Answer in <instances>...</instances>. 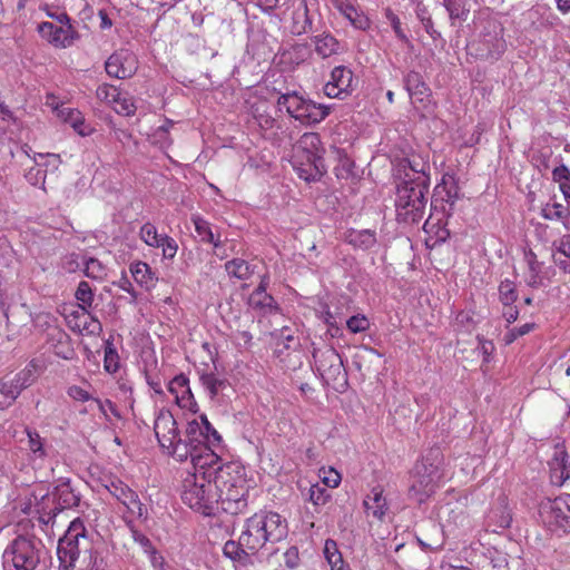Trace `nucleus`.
Masks as SVG:
<instances>
[{"label":"nucleus","mask_w":570,"mask_h":570,"mask_svg":"<svg viewBox=\"0 0 570 570\" xmlns=\"http://www.w3.org/2000/svg\"><path fill=\"white\" fill-rule=\"evenodd\" d=\"M102 487L124 507L122 519L126 524L147 519V508L140 501L138 493L118 476L104 479Z\"/></svg>","instance_id":"1a4fd4ad"},{"label":"nucleus","mask_w":570,"mask_h":570,"mask_svg":"<svg viewBox=\"0 0 570 570\" xmlns=\"http://www.w3.org/2000/svg\"><path fill=\"white\" fill-rule=\"evenodd\" d=\"M471 53L479 58L498 59L505 51L503 27L495 19L484 21L482 30L469 45Z\"/></svg>","instance_id":"9b49d317"},{"label":"nucleus","mask_w":570,"mask_h":570,"mask_svg":"<svg viewBox=\"0 0 570 570\" xmlns=\"http://www.w3.org/2000/svg\"><path fill=\"white\" fill-rule=\"evenodd\" d=\"M557 254L562 255L570 259V235L562 236L559 240L553 243Z\"/></svg>","instance_id":"774afa93"},{"label":"nucleus","mask_w":570,"mask_h":570,"mask_svg":"<svg viewBox=\"0 0 570 570\" xmlns=\"http://www.w3.org/2000/svg\"><path fill=\"white\" fill-rule=\"evenodd\" d=\"M203 386L209 392L210 397H214L225 386V381L219 379L214 373H206L200 376Z\"/></svg>","instance_id":"3c124183"},{"label":"nucleus","mask_w":570,"mask_h":570,"mask_svg":"<svg viewBox=\"0 0 570 570\" xmlns=\"http://www.w3.org/2000/svg\"><path fill=\"white\" fill-rule=\"evenodd\" d=\"M268 285V277L264 275L257 288L249 295L248 304L250 307L261 311L262 313H273L277 309L276 302L272 295L266 291Z\"/></svg>","instance_id":"bb28decb"},{"label":"nucleus","mask_w":570,"mask_h":570,"mask_svg":"<svg viewBox=\"0 0 570 570\" xmlns=\"http://www.w3.org/2000/svg\"><path fill=\"white\" fill-rule=\"evenodd\" d=\"M24 177L30 185L43 187L46 170L36 165L26 173Z\"/></svg>","instance_id":"680f3d73"},{"label":"nucleus","mask_w":570,"mask_h":570,"mask_svg":"<svg viewBox=\"0 0 570 570\" xmlns=\"http://www.w3.org/2000/svg\"><path fill=\"white\" fill-rule=\"evenodd\" d=\"M444 7L449 12L450 19L465 21L468 19L470 8L466 0H443Z\"/></svg>","instance_id":"ea45409f"},{"label":"nucleus","mask_w":570,"mask_h":570,"mask_svg":"<svg viewBox=\"0 0 570 570\" xmlns=\"http://www.w3.org/2000/svg\"><path fill=\"white\" fill-rule=\"evenodd\" d=\"M96 96L101 102L111 107L119 115L129 117L136 111L132 98L114 85L102 83L98 86Z\"/></svg>","instance_id":"aec40b11"},{"label":"nucleus","mask_w":570,"mask_h":570,"mask_svg":"<svg viewBox=\"0 0 570 570\" xmlns=\"http://www.w3.org/2000/svg\"><path fill=\"white\" fill-rule=\"evenodd\" d=\"M137 55L129 48H119L114 51L105 62V70L109 77L129 79L138 70Z\"/></svg>","instance_id":"a211bd4d"},{"label":"nucleus","mask_w":570,"mask_h":570,"mask_svg":"<svg viewBox=\"0 0 570 570\" xmlns=\"http://www.w3.org/2000/svg\"><path fill=\"white\" fill-rule=\"evenodd\" d=\"M154 431L159 445L177 461H186L187 445L183 442L174 415L168 410H160L154 422Z\"/></svg>","instance_id":"9d476101"},{"label":"nucleus","mask_w":570,"mask_h":570,"mask_svg":"<svg viewBox=\"0 0 570 570\" xmlns=\"http://www.w3.org/2000/svg\"><path fill=\"white\" fill-rule=\"evenodd\" d=\"M130 273L137 284L146 288H150L156 283L155 273L145 262H135L130 265Z\"/></svg>","instance_id":"72a5a7b5"},{"label":"nucleus","mask_w":570,"mask_h":570,"mask_svg":"<svg viewBox=\"0 0 570 570\" xmlns=\"http://www.w3.org/2000/svg\"><path fill=\"white\" fill-rule=\"evenodd\" d=\"M346 326L352 333H362L368 330L370 321L364 315H354L347 320Z\"/></svg>","instance_id":"052dcab7"},{"label":"nucleus","mask_w":570,"mask_h":570,"mask_svg":"<svg viewBox=\"0 0 570 570\" xmlns=\"http://www.w3.org/2000/svg\"><path fill=\"white\" fill-rule=\"evenodd\" d=\"M173 125V121L166 120L164 125L156 128L149 136L150 142L163 150L169 148L173 144L169 135V130Z\"/></svg>","instance_id":"58836bf2"},{"label":"nucleus","mask_w":570,"mask_h":570,"mask_svg":"<svg viewBox=\"0 0 570 570\" xmlns=\"http://www.w3.org/2000/svg\"><path fill=\"white\" fill-rule=\"evenodd\" d=\"M345 240L354 246L355 248L362 250H368L376 244V234L371 229H351L345 234Z\"/></svg>","instance_id":"473e14b6"},{"label":"nucleus","mask_w":570,"mask_h":570,"mask_svg":"<svg viewBox=\"0 0 570 570\" xmlns=\"http://www.w3.org/2000/svg\"><path fill=\"white\" fill-rule=\"evenodd\" d=\"M552 178L559 184L566 199H570V170L566 165H560L552 170Z\"/></svg>","instance_id":"49530a36"},{"label":"nucleus","mask_w":570,"mask_h":570,"mask_svg":"<svg viewBox=\"0 0 570 570\" xmlns=\"http://www.w3.org/2000/svg\"><path fill=\"white\" fill-rule=\"evenodd\" d=\"M404 87L412 101H423L430 96V89L416 71H410L404 77Z\"/></svg>","instance_id":"c756f323"},{"label":"nucleus","mask_w":570,"mask_h":570,"mask_svg":"<svg viewBox=\"0 0 570 570\" xmlns=\"http://www.w3.org/2000/svg\"><path fill=\"white\" fill-rule=\"evenodd\" d=\"M324 556L331 566V570H350V568L345 564L335 541L330 539L325 541Z\"/></svg>","instance_id":"4c0bfd02"},{"label":"nucleus","mask_w":570,"mask_h":570,"mask_svg":"<svg viewBox=\"0 0 570 570\" xmlns=\"http://www.w3.org/2000/svg\"><path fill=\"white\" fill-rule=\"evenodd\" d=\"M223 554L233 561L234 568L247 567L250 564V556L253 554L249 549L242 544V534L238 541L228 540L223 547Z\"/></svg>","instance_id":"cd10ccee"},{"label":"nucleus","mask_w":570,"mask_h":570,"mask_svg":"<svg viewBox=\"0 0 570 570\" xmlns=\"http://www.w3.org/2000/svg\"><path fill=\"white\" fill-rule=\"evenodd\" d=\"M320 478L322 482L328 488H336L341 483V474L334 468L320 469Z\"/></svg>","instance_id":"bf43d9fd"},{"label":"nucleus","mask_w":570,"mask_h":570,"mask_svg":"<svg viewBox=\"0 0 570 570\" xmlns=\"http://www.w3.org/2000/svg\"><path fill=\"white\" fill-rule=\"evenodd\" d=\"M47 342L58 357L70 361L76 356L70 336L58 326L48 327Z\"/></svg>","instance_id":"b1692460"},{"label":"nucleus","mask_w":570,"mask_h":570,"mask_svg":"<svg viewBox=\"0 0 570 570\" xmlns=\"http://www.w3.org/2000/svg\"><path fill=\"white\" fill-rule=\"evenodd\" d=\"M217 485L205 476L187 475L183 481L181 500L193 510L210 515L219 502Z\"/></svg>","instance_id":"423d86ee"},{"label":"nucleus","mask_w":570,"mask_h":570,"mask_svg":"<svg viewBox=\"0 0 570 570\" xmlns=\"http://www.w3.org/2000/svg\"><path fill=\"white\" fill-rule=\"evenodd\" d=\"M40 371L39 365L36 361H31L22 371H20L16 377L10 381L14 387L21 393L22 390L30 386L37 379Z\"/></svg>","instance_id":"f704fd0d"},{"label":"nucleus","mask_w":570,"mask_h":570,"mask_svg":"<svg viewBox=\"0 0 570 570\" xmlns=\"http://www.w3.org/2000/svg\"><path fill=\"white\" fill-rule=\"evenodd\" d=\"M353 72L345 66L335 67L330 80L324 86V94L328 98L343 99L353 91Z\"/></svg>","instance_id":"412c9836"},{"label":"nucleus","mask_w":570,"mask_h":570,"mask_svg":"<svg viewBox=\"0 0 570 570\" xmlns=\"http://www.w3.org/2000/svg\"><path fill=\"white\" fill-rule=\"evenodd\" d=\"M434 197L435 202L441 200L448 206V208L444 206L443 210L448 215H451L454 209V205L460 197L459 185L453 174H443L441 183L434 188Z\"/></svg>","instance_id":"5701e85b"},{"label":"nucleus","mask_w":570,"mask_h":570,"mask_svg":"<svg viewBox=\"0 0 570 570\" xmlns=\"http://www.w3.org/2000/svg\"><path fill=\"white\" fill-rule=\"evenodd\" d=\"M127 525L130 529L134 541L144 549V552L151 551V548L154 547L151 544V541L144 533H141L135 528L134 522Z\"/></svg>","instance_id":"69168bd1"},{"label":"nucleus","mask_w":570,"mask_h":570,"mask_svg":"<svg viewBox=\"0 0 570 570\" xmlns=\"http://www.w3.org/2000/svg\"><path fill=\"white\" fill-rule=\"evenodd\" d=\"M225 271L230 277L242 281L248 279L254 273V268L250 264L242 258L228 261L225 264Z\"/></svg>","instance_id":"c9c22d12"},{"label":"nucleus","mask_w":570,"mask_h":570,"mask_svg":"<svg viewBox=\"0 0 570 570\" xmlns=\"http://www.w3.org/2000/svg\"><path fill=\"white\" fill-rule=\"evenodd\" d=\"M108 268L99 259L89 257L83 261V273L87 277L102 281L107 276Z\"/></svg>","instance_id":"79ce46f5"},{"label":"nucleus","mask_w":570,"mask_h":570,"mask_svg":"<svg viewBox=\"0 0 570 570\" xmlns=\"http://www.w3.org/2000/svg\"><path fill=\"white\" fill-rule=\"evenodd\" d=\"M439 478L435 464L425 459L416 462L411 475L410 495L419 503L424 502L435 491Z\"/></svg>","instance_id":"4468645a"},{"label":"nucleus","mask_w":570,"mask_h":570,"mask_svg":"<svg viewBox=\"0 0 570 570\" xmlns=\"http://www.w3.org/2000/svg\"><path fill=\"white\" fill-rule=\"evenodd\" d=\"M287 532L286 519L277 512L261 510L246 519L242 530V544L256 553L267 543L285 539Z\"/></svg>","instance_id":"f257e3e1"},{"label":"nucleus","mask_w":570,"mask_h":570,"mask_svg":"<svg viewBox=\"0 0 570 570\" xmlns=\"http://www.w3.org/2000/svg\"><path fill=\"white\" fill-rule=\"evenodd\" d=\"M567 215H568V209L562 204H559V203L547 204L542 208V216L546 219H550V220L562 219Z\"/></svg>","instance_id":"13d9d810"},{"label":"nucleus","mask_w":570,"mask_h":570,"mask_svg":"<svg viewBox=\"0 0 570 570\" xmlns=\"http://www.w3.org/2000/svg\"><path fill=\"white\" fill-rule=\"evenodd\" d=\"M43 546L33 535H18L2 553L4 570H36L40 563Z\"/></svg>","instance_id":"39448f33"},{"label":"nucleus","mask_w":570,"mask_h":570,"mask_svg":"<svg viewBox=\"0 0 570 570\" xmlns=\"http://www.w3.org/2000/svg\"><path fill=\"white\" fill-rule=\"evenodd\" d=\"M415 12H416L417 19L423 24L426 33H429L432 39H434V40L438 39L441 35H440V32H438L434 29L432 18L429 14V11H428L426 7L421 4V3H419L416 6Z\"/></svg>","instance_id":"09e8293b"},{"label":"nucleus","mask_w":570,"mask_h":570,"mask_svg":"<svg viewBox=\"0 0 570 570\" xmlns=\"http://www.w3.org/2000/svg\"><path fill=\"white\" fill-rule=\"evenodd\" d=\"M429 185V175L413 167V178L402 181L396 189L395 208L399 222L416 224L424 217Z\"/></svg>","instance_id":"f03ea898"},{"label":"nucleus","mask_w":570,"mask_h":570,"mask_svg":"<svg viewBox=\"0 0 570 570\" xmlns=\"http://www.w3.org/2000/svg\"><path fill=\"white\" fill-rule=\"evenodd\" d=\"M351 24L358 30H367L371 26L370 19L364 12L358 11L357 8L351 13V18H347Z\"/></svg>","instance_id":"e2e57ef3"},{"label":"nucleus","mask_w":570,"mask_h":570,"mask_svg":"<svg viewBox=\"0 0 570 570\" xmlns=\"http://www.w3.org/2000/svg\"><path fill=\"white\" fill-rule=\"evenodd\" d=\"M94 551L92 540L80 518L73 519L62 538L58 541L57 554L59 570H72L81 554L86 557Z\"/></svg>","instance_id":"20e7f679"},{"label":"nucleus","mask_w":570,"mask_h":570,"mask_svg":"<svg viewBox=\"0 0 570 570\" xmlns=\"http://www.w3.org/2000/svg\"><path fill=\"white\" fill-rule=\"evenodd\" d=\"M57 21H46L38 26L40 36L49 43L59 48H67L72 45L76 39V31L70 24L67 13L61 12L57 17Z\"/></svg>","instance_id":"f3484780"},{"label":"nucleus","mask_w":570,"mask_h":570,"mask_svg":"<svg viewBox=\"0 0 570 570\" xmlns=\"http://www.w3.org/2000/svg\"><path fill=\"white\" fill-rule=\"evenodd\" d=\"M80 570H107V562L99 552L94 550L83 557Z\"/></svg>","instance_id":"8fccbe9b"},{"label":"nucleus","mask_w":570,"mask_h":570,"mask_svg":"<svg viewBox=\"0 0 570 570\" xmlns=\"http://www.w3.org/2000/svg\"><path fill=\"white\" fill-rule=\"evenodd\" d=\"M195 230L203 242L210 243L215 248L219 246V242L215 238L214 233L210 228V224L198 215L191 217Z\"/></svg>","instance_id":"a19ab883"},{"label":"nucleus","mask_w":570,"mask_h":570,"mask_svg":"<svg viewBox=\"0 0 570 570\" xmlns=\"http://www.w3.org/2000/svg\"><path fill=\"white\" fill-rule=\"evenodd\" d=\"M312 20L308 16V8L305 0H297L292 12V32L303 35L311 30Z\"/></svg>","instance_id":"7c9ffc66"},{"label":"nucleus","mask_w":570,"mask_h":570,"mask_svg":"<svg viewBox=\"0 0 570 570\" xmlns=\"http://www.w3.org/2000/svg\"><path fill=\"white\" fill-rule=\"evenodd\" d=\"M104 368L110 374L119 370V355L110 340H107L105 343Z\"/></svg>","instance_id":"c03bdc74"},{"label":"nucleus","mask_w":570,"mask_h":570,"mask_svg":"<svg viewBox=\"0 0 570 570\" xmlns=\"http://www.w3.org/2000/svg\"><path fill=\"white\" fill-rule=\"evenodd\" d=\"M330 494L327 490L320 484H312L308 489V498L307 500L312 502L314 505L320 507L326 503Z\"/></svg>","instance_id":"6e6d98bb"},{"label":"nucleus","mask_w":570,"mask_h":570,"mask_svg":"<svg viewBox=\"0 0 570 570\" xmlns=\"http://www.w3.org/2000/svg\"><path fill=\"white\" fill-rule=\"evenodd\" d=\"M321 138L316 132H305L293 147V167L306 181L320 179L326 171Z\"/></svg>","instance_id":"7ed1b4c3"},{"label":"nucleus","mask_w":570,"mask_h":570,"mask_svg":"<svg viewBox=\"0 0 570 570\" xmlns=\"http://www.w3.org/2000/svg\"><path fill=\"white\" fill-rule=\"evenodd\" d=\"M158 248H161L164 259L173 261L177 254L178 244L173 237L165 234L159 242Z\"/></svg>","instance_id":"4d7b16f0"},{"label":"nucleus","mask_w":570,"mask_h":570,"mask_svg":"<svg viewBox=\"0 0 570 570\" xmlns=\"http://www.w3.org/2000/svg\"><path fill=\"white\" fill-rule=\"evenodd\" d=\"M165 234H159L156 226L151 223H145L139 230L140 239L149 247L158 248L160 239Z\"/></svg>","instance_id":"37998d69"},{"label":"nucleus","mask_w":570,"mask_h":570,"mask_svg":"<svg viewBox=\"0 0 570 570\" xmlns=\"http://www.w3.org/2000/svg\"><path fill=\"white\" fill-rule=\"evenodd\" d=\"M499 297L503 305L510 306L517 301V291L513 282L505 279L499 286Z\"/></svg>","instance_id":"603ef678"},{"label":"nucleus","mask_w":570,"mask_h":570,"mask_svg":"<svg viewBox=\"0 0 570 570\" xmlns=\"http://www.w3.org/2000/svg\"><path fill=\"white\" fill-rule=\"evenodd\" d=\"M76 298L79 302V311H76L72 315L77 320L75 325H71L72 330L79 332H87L88 334H96L101 331V324L98 320L91 317L89 308L94 302V292L89 283L82 281L79 283L76 291Z\"/></svg>","instance_id":"2eb2a0df"},{"label":"nucleus","mask_w":570,"mask_h":570,"mask_svg":"<svg viewBox=\"0 0 570 570\" xmlns=\"http://www.w3.org/2000/svg\"><path fill=\"white\" fill-rule=\"evenodd\" d=\"M277 105L285 108L292 118L305 126L320 124L331 112L328 106L316 104L297 91L282 94L277 99Z\"/></svg>","instance_id":"0eeeda50"},{"label":"nucleus","mask_w":570,"mask_h":570,"mask_svg":"<svg viewBox=\"0 0 570 570\" xmlns=\"http://www.w3.org/2000/svg\"><path fill=\"white\" fill-rule=\"evenodd\" d=\"M541 266L534 257L529 259V271L525 274V282L531 287H540L542 285Z\"/></svg>","instance_id":"864d4df0"},{"label":"nucleus","mask_w":570,"mask_h":570,"mask_svg":"<svg viewBox=\"0 0 570 570\" xmlns=\"http://www.w3.org/2000/svg\"><path fill=\"white\" fill-rule=\"evenodd\" d=\"M52 497L55 502L57 503L56 510L58 511L76 507L78 505L80 500L78 494H76L73 489L70 487L69 482L59 483L55 488Z\"/></svg>","instance_id":"2f4dec72"},{"label":"nucleus","mask_w":570,"mask_h":570,"mask_svg":"<svg viewBox=\"0 0 570 570\" xmlns=\"http://www.w3.org/2000/svg\"><path fill=\"white\" fill-rule=\"evenodd\" d=\"M559 454L561 458H554L550 470L552 481L562 484L564 481L570 479V462L567 463V454L564 452L561 451Z\"/></svg>","instance_id":"e433bc0d"},{"label":"nucleus","mask_w":570,"mask_h":570,"mask_svg":"<svg viewBox=\"0 0 570 570\" xmlns=\"http://www.w3.org/2000/svg\"><path fill=\"white\" fill-rule=\"evenodd\" d=\"M386 18L391 22V26L395 32V36L397 39H400L402 42L410 45V40L407 36L404 33V31L401 28V21L396 14H394L390 9L386 10Z\"/></svg>","instance_id":"0e129e2a"},{"label":"nucleus","mask_w":570,"mask_h":570,"mask_svg":"<svg viewBox=\"0 0 570 570\" xmlns=\"http://www.w3.org/2000/svg\"><path fill=\"white\" fill-rule=\"evenodd\" d=\"M187 459H190L194 472L191 476H205V480L213 481L226 479V474H230L234 466L224 464L222 459L210 449V445H197L189 448L187 445Z\"/></svg>","instance_id":"6e6552de"},{"label":"nucleus","mask_w":570,"mask_h":570,"mask_svg":"<svg viewBox=\"0 0 570 570\" xmlns=\"http://www.w3.org/2000/svg\"><path fill=\"white\" fill-rule=\"evenodd\" d=\"M168 391L174 396L176 404L193 413L198 411V405L194 399L189 386V380L186 375H176L168 384Z\"/></svg>","instance_id":"4be33fe9"},{"label":"nucleus","mask_w":570,"mask_h":570,"mask_svg":"<svg viewBox=\"0 0 570 570\" xmlns=\"http://www.w3.org/2000/svg\"><path fill=\"white\" fill-rule=\"evenodd\" d=\"M189 448L197 445H210L220 442V435L212 426L207 416L202 414L198 419L188 422L186 429V440L184 441Z\"/></svg>","instance_id":"6ab92c4d"},{"label":"nucleus","mask_w":570,"mask_h":570,"mask_svg":"<svg viewBox=\"0 0 570 570\" xmlns=\"http://www.w3.org/2000/svg\"><path fill=\"white\" fill-rule=\"evenodd\" d=\"M55 111L57 117L69 124L78 135L86 137L92 132V128L86 122L83 115L78 109L61 104V107H55Z\"/></svg>","instance_id":"a878e982"},{"label":"nucleus","mask_w":570,"mask_h":570,"mask_svg":"<svg viewBox=\"0 0 570 570\" xmlns=\"http://www.w3.org/2000/svg\"><path fill=\"white\" fill-rule=\"evenodd\" d=\"M233 341L239 348L247 350L252 346L253 335L248 331H237L233 335Z\"/></svg>","instance_id":"338daca9"},{"label":"nucleus","mask_w":570,"mask_h":570,"mask_svg":"<svg viewBox=\"0 0 570 570\" xmlns=\"http://www.w3.org/2000/svg\"><path fill=\"white\" fill-rule=\"evenodd\" d=\"M313 358L324 382L343 392L347 386V373L337 351L333 347L318 348L314 351Z\"/></svg>","instance_id":"f8f14e48"},{"label":"nucleus","mask_w":570,"mask_h":570,"mask_svg":"<svg viewBox=\"0 0 570 570\" xmlns=\"http://www.w3.org/2000/svg\"><path fill=\"white\" fill-rule=\"evenodd\" d=\"M314 52L322 59H328L346 51L345 46L332 33L323 31L311 38Z\"/></svg>","instance_id":"393cba45"},{"label":"nucleus","mask_w":570,"mask_h":570,"mask_svg":"<svg viewBox=\"0 0 570 570\" xmlns=\"http://www.w3.org/2000/svg\"><path fill=\"white\" fill-rule=\"evenodd\" d=\"M364 507L367 515H372L377 520H382L387 510L386 499L383 497V490L380 487L372 489L371 494L364 500Z\"/></svg>","instance_id":"c85d7f7f"},{"label":"nucleus","mask_w":570,"mask_h":570,"mask_svg":"<svg viewBox=\"0 0 570 570\" xmlns=\"http://www.w3.org/2000/svg\"><path fill=\"white\" fill-rule=\"evenodd\" d=\"M33 160L40 168H51L57 170L61 164L60 156L58 154H35Z\"/></svg>","instance_id":"5fc2aeb1"},{"label":"nucleus","mask_w":570,"mask_h":570,"mask_svg":"<svg viewBox=\"0 0 570 570\" xmlns=\"http://www.w3.org/2000/svg\"><path fill=\"white\" fill-rule=\"evenodd\" d=\"M216 485L219 501L228 504V507L224 508L225 510H232V504L235 505L234 512L240 511L246 507L247 489L245 480L239 475L234 476L233 470H230V474H226V479L216 480Z\"/></svg>","instance_id":"dca6fc26"},{"label":"nucleus","mask_w":570,"mask_h":570,"mask_svg":"<svg viewBox=\"0 0 570 570\" xmlns=\"http://www.w3.org/2000/svg\"><path fill=\"white\" fill-rule=\"evenodd\" d=\"M20 395L11 382H0V409L10 406Z\"/></svg>","instance_id":"de8ad7c7"},{"label":"nucleus","mask_w":570,"mask_h":570,"mask_svg":"<svg viewBox=\"0 0 570 570\" xmlns=\"http://www.w3.org/2000/svg\"><path fill=\"white\" fill-rule=\"evenodd\" d=\"M28 435V446L31 454L32 460H42L46 458L47 452L45 449V443L42 438L38 432L27 431Z\"/></svg>","instance_id":"a18cd8bd"},{"label":"nucleus","mask_w":570,"mask_h":570,"mask_svg":"<svg viewBox=\"0 0 570 570\" xmlns=\"http://www.w3.org/2000/svg\"><path fill=\"white\" fill-rule=\"evenodd\" d=\"M539 515L551 531L570 532V494L543 500L539 507Z\"/></svg>","instance_id":"ddd939ff"}]
</instances>
